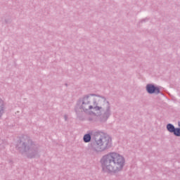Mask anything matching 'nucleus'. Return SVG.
Listing matches in <instances>:
<instances>
[{
    "mask_svg": "<svg viewBox=\"0 0 180 180\" xmlns=\"http://www.w3.org/2000/svg\"><path fill=\"white\" fill-rule=\"evenodd\" d=\"M77 116L81 113H89L98 117L100 123H106L112 116V105L105 96L89 94L79 98L75 109Z\"/></svg>",
    "mask_w": 180,
    "mask_h": 180,
    "instance_id": "obj_1",
    "label": "nucleus"
},
{
    "mask_svg": "<svg viewBox=\"0 0 180 180\" xmlns=\"http://www.w3.org/2000/svg\"><path fill=\"white\" fill-rule=\"evenodd\" d=\"M101 168L107 174H119L126 165L124 156L116 152L103 155L100 160Z\"/></svg>",
    "mask_w": 180,
    "mask_h": 180,
    "instance_id": "obj_2",
    "label": "nucleus"
},
{
    "mask_svg": "<svg viewBox=\"0 0 180 180\" xmlns=\"http://www.w3.org/2000/svg\"><path fill=\"white\" fill-rule=\"evenodd\" d=\"M15 148L22 155H26L27 158H40V146L33 142L30 137L27 136L20 138L17 142Z\"/></svg>",
    "mask_w": 180,
    "mask_h": 180,
    "instance_id": "obj_3",
    "label": "nucleus"
},
{
    "mask_svg": "<svg viewBox=\"0 0 180 180\" xmlns=\"http://www.w3.org/2000/svg\"><path fill=\"white\" fill-rule=\"evenodd\" d=\"M112 147V138L109 135H103L95 140V141L91 144L89 149V155L91 157H96L101 153L109 150Z\"/></svg>",
    "mask_w": 180,
    "mask_h": 180,
    "instance_id": "obj_4",
    "label": "nucleus"
},
{
    "mask_svg": "<svg viewBox=\"0 0 180 180\" xmlns=\"http://www.w3.org/2000/svg\"><path fill=\"white\" fill-rule=\"evenodd\" d=\"M146 92L150 95H158L161 94V91L160 90V87L156 86L153 84H148L146 86Z\"/></svg>",
    "mask_w": 180,
    "mask_h": 180,
    "instance_id": "obj_5",
    "label": "nucleus"
},
{
    "mask_svg": "<svg viewBox=\"0 0 180 180\" xmlns=\"http://www.w3.org/2000/svg\"><path fill=\"white\" fill-rule=\"evenodd\" d=\"M6 109V106L5 105V102L4 101L0 100V119L4 116V113H5V110Z\"/></svg>",
    "mask_w": 180,
    "mask_h": 180,
    "instance_id": "obj_6",
    "label": "nucleus"
},
{
    "mask_svg": "<svg viewBox=\"0 0 180 180\" xmlns=\"http://www.w3.org/2000/svg\"><path fill=\"white\" fill-rule=\"evenodd\" d=\"M166 129L167 130V131H169V133H174V131H175V126H174V124H167Z\"/></svg>",
    "mask_w": 180,
    "mask_h": 180,
    "instance_id": "obj_7",
    "label": "nucleus"
},
{
    "mask_svg": "<svg viewBox=\"0 0 180 180\" xmlns=\"http://www.w3.org/2000/svg\"><path fill=\"white\" fill-rule=\"evenodd\" d=\"M91 139H92V137L91 136V134H86L83 137V141L84 143H89V141H91Z\"/></svg>",
    "mask_w": 180,
    "mask_h": 180,
    "instance_id": "obj_8",
    "label": "nucleus"
},
{
    "mask_svg": "<svg viewBox=\"0 0 180 180\" xmlns=\"http://www.w3.org/2000/svg\"><path fill=\"white\" fill-rule=\"evenodd\" d=\"M173 134H174L176 137H180V128L174 129Z\"/></svg>",
    "mask_w": 180,
    "mask_h": 180,
    "instance_id": "obj_9",
    "label": "nucleus"
},
{
    "mask_svg": "<svg viewBox=\"0 0 180 180\" xmlns=\"http://www.w3.org/2000/svg\"><path fill=\"white\" fill-rule=\"evenodd\" d=\"M141 23H144L145 22H148V18H144L141 20Z\"/></svg>",
    "mask_w": 180,
    "mask_h": 180,
    "instance_id": "obj_10",
    "label": "nucleus"
},
{
    "mask_svg": "<svg viewBox=\"0 0 180 180\" xmlns=\"http://www.w3.org/2000/svg\"><path fill=\"white\" fill-rule=\"evenodd\" d=\"M87 120H89V122H94V118L89 117L87 118Z\"/></svg>",
    "mask_w": 180,
    "mask_h": 180,
    "instance_id": "obj_11",
    "label": "nucleus"
},
{
    "mask_svg": "<svg viewBox=\"0 0 180 180\" xmlns=\"http://www.w3.org/2000/svg\"><path fill=\"white\" fill-rule=\"evenodd\" d=\"M64 119L65 122H67V120H68V117L67 115H64Z\"/></svg>",
    "mask_w": 180,
    "mask_h": 180,
    "instance_id": "obj_12",
    "label": "nucleus"
},
{
    "mask_svg": "<svg viewBox=\"0 0 180 180\" xmlns=\"http://www.w3.org/2000/svg\"><path fill=\"white\" fill-rule=\"evenodd\" d=\"M96 134H101V131H96Z\"/></svg>",
    "mask_w": 180,
    "mask_h": 180,
    "instance_id": "obj_13",
    "label": "nucleus"
}]
</instances>
